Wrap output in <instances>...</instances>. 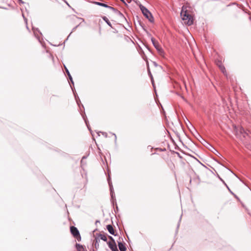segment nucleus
Here are the masks:
<instances>
[{
	"instance_id": "6ab92c4d",
	"label": "nucleus",
	"mask_w": 251,
	"mask_h": 251,
	"mask_svg": "<svg viewBox=\"0 0 251 251\" xmlns=\"http://www.w3.org/2000/svg\"><path fill=\"white\" fill-rule=\"evenodd\" d=\"M100 241V239L95 238V247L96 249H98L99 247V242Z\"/></svg>"
},
{
	"instance_id": "473e14b6",
	"label": "nucleus",
	"mask_w": 251,
	"mask_h": 251,
	"mask_svg": "<svg viewBox=\"0 0 251 251\" xmlns=\"http://www.w3.org/2000/svg\"><path fill=\"white\" fill-rule=\"evenodd\" d=\"M113 135H114V136H115V141H116V140H117V136H116V134H114V133H113Z\"/></svg>"
},
{
	"instance_id": "cd10ccee",
	"label": "nucleus",
	"mask_w": 251,
	"mask_h": 251,
	"mask_svg": "<svg viewBox=\"0 0 251 251\" xmlns=\"http://www.w3.org/2000/svg\"><path fill=\"white\" fill-rule=\"evenodd\" d=\"M77 98H78V97H76V96H75V99L76 101V102H77V104L79 105V102H80V101L79 100H77Z\"/></svg>"
},
{
	"instance_id": "f03ea898",
	"label": "nucleus",
	"mask_w": 251,
	"mask_h": 251,
	"mask_svg": "<svg viewBox=\"0 0 251 251\" xmlns=\"http://www.w3.org/2000/svg\"><path fill=\"white\" fill-rule=\"evenodd\" d=\"M139 7L144 16L148 19L150 22L151 23L153 22V17L150 11L142 4H140Z\"/></svg>"
},
{
	"instance_id": "a211bd4d",
	"label": "nucleus",
	"mask_w": 251,
	"mask_h": 251,
	"mask_svg": "<svg viewBox=\"0 0 251 251\" xmlns=\"http://www.w3.org/2000/svg\"><path fill=\"white\" fill-rule=\"evenodd\" d=\"M94 3H95L96 5H99V6H103V7H106V6H107V4H105V3H101V2H98V1H94Z\"/></svg>"
},
{
	"instance_id": "5701e85b",
	"label": "nucleus",
	"mask_w": 251,
	"mask_h": 251,
	"mask_svg": "<svg viewBox=\"0 0 251 251\" xmlns=\"http://www.w3.org/2000/svg\"><path fill=\"white\" fill-rule=\"evenodd\" d=\"M148 73H149V75H150L151 76V81H152V84L153 86L154 87V82H153V77H152V75H151V71H150V69H149V68H148Z\"/></svg>"
},
{
	"instance_id": "6e6552de",
	"label": "nucleus",
	"mask_w": 251,
	"mask_h": 251,
	"mask_svg": "<svg viewBox=\"0 0 251 251\" xmlns=\"http://www.w3.org/2000/svg\"><path fill=\"white\" fill-rule=\"evenodd\" d=\"M118 244L120 251H126V247L121 241H118Z\"/></svg>"
},
{
	"instance_id": "a878e982",
	"label": "nucleus",
	"mask_w": 251,
	"mask_h": 251,
	"mask_svg": "<svg viewBox=\"0 0 251 251\" xmlns=\"http://www.w3.org/2000/svg\"><path fill=\"white\" fill-rule=\"evenodd\" d=\"M100 133L102 134L103 136H104L105 137H107V133L105 132H100Z\"/></svg>"
},
{
	"instance_id": "2f4dec72",
	"label": "nucleus",
	"mask_w": 251,
	"mask_h": 251,
	"mask_svg": "<svg viewBox=\"0 0 251 251\" xmlns=\"http://www.w3.org/2000/svg\"><path fill=\"white\" fill-rule=\"evenodd\" d=\"M86 156H84L82 157V160H81V163H82V162H83V160L84 159H86Z\"/></svg>"
},
{
	"instance_id": "7ed1b4c3",
	"label": "nucleus",
	"mask_w": 251,
	"mask_h": 251,
	"mask_svg": "<svg viewBox=\"0 0 251 251\" xmlns=\"http://www.w3.org/2000/svg\"><path fill=\"white\" fill-rule=\"evenodd\" d=\"M236 135L242 139V136L244 138H246L247 136H248V133L242 127H236L235 129Z\"/></svg>"
},
{
	"instance_id": "bb28decb",
	"label": "nucleus",
	"mask_w": 251,
	"mask_h": 251,
	"mask_svg": "<svg viewBox=\"0 0 251 251\" xmlns=\"http://www.w3.org/2000/svg\"><path fill=\"white\" fill-rule=\"evenodd\" d=\"M110 195H111L112 199L114 200V199H115V196L114 194V192H113L112 193H110Z\"/></svg>"
},
{
	"instance_id": "e433bc0d",
	"label": "nucleus",
	"mask_w": 251,
	"mask_h": 251,
	"mask_svg": "<svg viewBox=\"0 0 251 251\" xmlns=\"http://www.w3.org/2000/svg\"><path fill=\"white\" fill-rule=\"evenodd\" d=\"M65 3H66L68 5H69H69L67 1H65Z\"/></svg>"
},
{
	"instance_id": "20e7f679",
	"label": "nucleus",
	"mask_w": 251,
	"mask_h": 251,
	"mask_svg": "<svg viewBox=\"0 0 251 251\" xmlns=\"http://www.w3.org/2000/svg\"><path fill=\"white\" fill-rule=\"evenodd\" d=\"M151 41L153 46L156 49L159 54L161 56H163L165 53L162 48L160 47L159 43L156 41L155 39L153 37H151Z\"/></svg>"
},
{
	"instance_id": "423d86ee",
	"label": "nucleus",
	"mask_w": 251,
	"mask_h": 251,
	"mask_svg": "<svg viewBox=\"0 0 251 251\" xmlns=\"http://www.w3.org/2000/svg\"><path fill=\"white\" fill-rule=\"evenodd\" d=\"M107 244L108 245L109 248L112 251H119L116 242H112L111 241H108L107 242Z\"/></svg>"
},
{
	"instance_id": "dca6fc26",
	"label": "nucleus",
	"mask_w": 251,
	"mask_h": 251,
	"mask_svg": "<svg viewBox=\"0 0 251 251\" xmlns=\"http://www.w3.org/2000/svg\"><path fill=\"white\" fill-rule=\"evenodd\" d=\"M108 184H109V185L110 187V193H112L114 192V189H113V186L112 185V182L110 180V178H109L108 179Z\"/></svg>"
},
{
	"instance_id": "4c0bfd02",
	"label": "nucleus",
	"mask_w": 251,
	"mask_h": 251,
	"mask_svg": "<svg viewBox=\"0 0 251 251\" xmlns=\"http://www.w3.org/2000/svg\"><path fill=\"white\" fill-rule=\"evenodd\" d=\"M121 0V1H122V2H123L125 3V2L124 0Z\"/></svg>"
},
{
	"instance_id": "f257e3e1",
	"label": "nucleus",
	"mask_w": 251,
	"mask_h": 251,
	"mask_svg": "<svg viewBox=\"0 0 251 251\" xmlns=\"http://www.w3.org/2000/svg\"><path fill=\"white\" fill-rule=\"evenodd\" d=\"M180 16L185 24H186L188 25H191L193 24V17L191 15L188 14L186 11H184L183 7L180 13Z\"/></svg>"
},
{
	"instance_id": "b1692460",
	"label": "nucleus",
	"mask_w": 251,
	"mask_h": 251,
	"mask_svg": "<svg viewBox=\"0 0 251 251\" xmlns=\"http://www.w3.org/2000/svg\"><path fill=\"white\" fill-rule=\"evenodd\" d=\"M78 25H76V26H75V27H74L72 29V31H71V32L70 33V34L69 35V36H68L66 40L68 39V38L69 37V36H70L71 34L76 29V28L78 27Z\"/></svg>"
},
{
	"instance_id": "9b49d317",
	"label": "nucleus",
	"mask_w": 251,
	"mask_h": 251,
	"mask_svg": "<svg viewBox=\"0 0 251 251\" xmlns=\"http://www.w3.org/2000/svg\"><path fill=\"white\" fill-rule=\"evenodd\" d=\"M217 65H218L220 69L221 70V71H222V72L225 74L226 71V69L224 67V66L223 65H222V63L221 62H219V64H217Z\"/></svg>"
},
{
	"instance_id": "1a4fd4ad",
	"label": "nucleus",
	"mask_w": 251,
	"mask_h": 251,
	"mask_svg": "<svg viewBox=\"0 0 251 251\" xmlns=\"http://www.w3.org/2000/svg\"><path fill=\"white\" fill-rule=\"evenodd\" d=\"M64 67H65V71H66V72L68 76V77H69V80H70V81L71 82L72 84L74 85V82L73 81V78L68 70V69L67 68V67L64 66Z\"/></svg>"
},
{
	"instance_id": "412c9836",
	"label": "nucleus",
	"mask_w": 251,
	"mask_h": 251,
	"mask_svg": "<svg viewBox=\"0 0 251 251\" xmlns=\"http://www.w3.org/2000/svg\"><path fill=\"white\" fill-rule=\"evenodd\" d=\"M106 8H107L110 9L111 10H112L114 13L115 12L116 10H117V9L115 8L114 7L109 6L108 5H107V6H106Z\"/></svg>"
},
{
	"instance_id": "58836bf2",
	"label": "nucleus",
	"mask_w": 251,
	"mask_h": 251,
	"mask_svg": "<svg viewBox=\"0 0 251 251\" xmlns=\"http://www.w3.org/2000/svg\"><path fill=\"white\" fill-rule=\"evenodd\" d=\"M70 86H71V87L72 88V90H73V91H74V90H73V88H72V86H71V85H70Z\"/></svg>"
},
{
	"instance_id": "ddd939ff",
	"label": "nucleus",
	"mask_w": 251,
	"mask_h": 251,
	"mask_svg": "<svg viewBox=\"0 0 251 251\" xmlns=\"http://www.w3.org/2000/svg\"><path fill=\"white\" fill-rule=\"evenodd\" d=\"M98 236L100 238V239L104 241H107V237L105 234L100 233L98 235Z\"/></svg>"
},
{
	"instance_id": "4468645a",
	"label": "nucleus",
	"mask_w": 251,
	"mask_h": 251,
	"mask_svg": "<svg viewBox=\"0 0 251 251\" xmlns=\"http://www.w3.org/2000/svg\"><path fill=\"white\" fill-rule=\"evenodd\" d=\"M102 19L106 23V24L109 26H110L111 27H112V25L111 24V23L110 22V21H109V20L108 19V18L105 17V16H103L102 17Z\"/></svg>"
},
{
	"instance_id": "393cba45",
	"label": "nucleus",
	"mask_w": 251,
	"mask_h": 251,
	"mask_svg": "<svg viewBox=\"0 0 251 251\" xmlns=\"http://www.w3.org/2000/svg\"><path fill=\"white\" fill-rule=\"evenodd\" d=\"M108 238H109V239L110 240V241L112 242H115V240L113 239V238L111 236H108Z\"/></svg>"
},
{
	"instance_id": "2eb2a0df",
	"label": "nucleus",
	"mask_w": 251,
	"mask_h": 251,
	"mask_svg": "<svg viewBox=\"0 0 251 251\" xmlns=\"http://www.w3.org/2000/svg\"><path fill=\"white\" fill-rule=\"evenodd\" d=\"M32 29L33 30L34 34L36 37L39 40V36L36 34V31L39 32L40 34H41V33L40 32V31L38 30V28L35 29L34 27L32 28Z\"/></svg>"
},
{
	"instance_id": "0eeeda50",
	"label": "nucleus",
	"mask_w": 251,
	"mask_h": 251,
	"mask_svg": "<svg viewBox=\"0 0 251 251\" xmlns=\"http://www.w3.org/2000/svg\"><path fill=\"white\" fill-rule=\"evenodd\" d=\"M106 229H107V230L108 231L109 233H110L111 234L113 235L114 236L116 235L115 234V230L112 225H107Z\"/></svg>"
},
{
	"instance_id": "39448f33",
	"label": "nucleus",
	"mask_w": 251,
	"mask_h": 251,
	"mask_svg": "<svg viewBox=\"0 0 251 251\" xmlns=\"http://www.w3.org/2000/svg\"><path fill=\"white\" fill-rule=\"evenodd\" d=\"M70 231L72 234L77 240L78 241L81 240V236L77 228L75 226L70 227Z\"/></svg>"
},
{
	"instance_id": "4be33fe9",
	"label": "nucleus",
	"mask_w": 251,
	"mask_h": 251,
	"mask_svg": "<svg viewBox=\"0 0 251 251\" xmlns=\"http://www.w3.org/2000/svg\"><path fill=\"white\" fill-rule=\"evenodd\" d=\"M221 180L223 182V183L225 184V185L226 186V187H227V189L228 190V191L230 192V193L232 194V195H234V194L231 191V190H230L229 189V188L228 187V186L226 185V184L225 182V181L222 180L221 178H220Z\"/></svg>"
},
{
	"instance_id": "9d476101",
	"label": "nucleus",
	"mask_w": 251,
	"mask_h": 251,
	"mask_svg": "<svg viewBox=\"0 0 251 251\" xmlns=\"http://www.w3.org/2000/svg\"><path fill=\"white\" fill-rule=\"evenodd\" d=\"M199 136L202 139L203 141L204 142V143H205L204 146H205L207 148H209V149L211 148L213 150H215L216 152H218V151L213 146H212L210 144H209L208 143H207L206 141H205L204 139H203L200 135H199Z\"/></svg>"
},
{
	"instance_id": "f8f14e48",
	"label": "nucleus",
	"mask_w": 251,
	"mask_h": 251,
	"mask_svg": "<svg viewBox=\"0 0 251 251\" xmlns=\"http://www.w3.org/2000/svg\"><path fill=\"white\" fill-rule=\"evenodd\" d=\"M115 13L119 16L120 18L124 19L125 20H126L124 15L118 10H116Z\"/></svg>"
},
{
	"instance_id": "c756f323",
	"label": "nucleus",
	"mask_w": 251,
	"mask_h": 251,
	"mask_svg": "<svg viewBox=\"0 0 251 251\" xmlns=\"http://www.w3.org/2000/svg\"><path fill=\"white\" fill-rule=\"evenodd\" d=\"M153 65H154V66H155V67H157V66H158V64H157V63H156V62H154H154H153ZM159 67H161V66H159Z\"/></svg>"
},
{
	"instance_id": "ea45409f",
	"label": "nucleus",
	"mask_w": 251,
	"mask_h": 251,
	"mask_svg": "<svg viewBox=\"0 0 251 251\" xmlns=\"http://www.w3.org/2000/svg\"><path fill=\"white\" fill-rule=\"evenodd\" d=\"M118 206H116V210H118Z\"/></svg>"
},
{
	"instance_id": "f704fd0d",
	"label": "nucleus",
	"mask_w": 251,
	"mask_h": 251,
	"mask_svg": "<svg viewBox=\"0 0 251 251\" xmlns=\"http://www.w3.org/2000/svg\"><path fill=\"white\" fill-rule=\"evenodd\" d=\"M209 150H211V151L212 152H215V151H216L215 150H213V149H211V148H209Z\"/></svg>"
},
{
	"instance_id": "c85d7f7f",
	"label": "nucleus",
	"mask_w": 251,
	"mask_h": 251,
	"mask_svg": "<svg viewBox=\"0 0 251 251\" xmlns=\"http://www.w3.org/2000/svg\"><path fill=\"white\" fill-rule=\"evenodd\" d=\"M82 117H83V119H84V121H85V123H86V124L87 126V127H88V124H87V121L86 119H85V117L84 116H82Z\"/></svg>"
},
{
	"instance_id": "f3484780",
	"label": "nucleus",
	"mask_w": 251,
	"mask_h": 251,
	"mask_svg": "<svg viewBox=\"0 0 251 251\" xmlns=\"http://www.w3.org/2000/svg\"><path fill=\"white\" fill-rule=\"evenodd\" d=\"M75 247L77 251H80V250H83V246L79 244L76 243Z\"/></svg>"
},
{
	"instance_id": "72a5a7b5",
	"label": "nucleus",
	"mask_w": 251,
	"mask_h": 251,
	"mask_svg": "<svg viewBox=\"0 0 251 251\" xmlns=\"http://www.w3.org/2000/svg\"><path fill=\"white\" fill-rule=\"evenodd\" d=\"M209 150H211V151L212 152H215V151H216L215 150H213V149H211V148H209Z\"/></svg>"
},
{
	"instance_id": "aec40b11",
	"label": "nucleus",
	"mask_w": 251,
	"mask_h": 251,
	"mask_svg": "<svg viewBox=\"0 0 251 251\" xmlns=\"http://www.w3.org/2000/svg\"><path fill=\"white\" fill-rule=\"evenodd\" d=\"M106 8H107L110 9L111 10H112L114 13L115 12L116 10H117V9L115 8L114 7L109 6L108 5H107V6H106Z\"/></svg>"
},
{
	"instance_id": "7c9ffc66",
	"label": "nucleus",
	"mask_w": 251,
	"mask_h": 251,
	"mask_svg": "<svg viewBox=\"0 0 251 251\" xmlns=\"http://www.w3.org/2000/svg\"><path fill=\"white\" fill-rule=\"evenodd\" d=\"M23 17H24V20H25V22L26 24H27V19H26V18H25V16H24V15L23 14Z\"/></svg>"
},
{
	"instance_id": "c9c22d12",
	"label": "nucleus",
	"mask_w": 251,
	"mask_h": 251,
	"mask_svg": "<svg viewBox=\"0 0 251 251\" xmlns=\"http://www.w3.org/2000/svg\"><path fill=\"white\" fill-rule=\"evenodd\" d=\"M236 199H238L237 196L234 194V195H233Z\"/></svg>"
}]
</instances>
